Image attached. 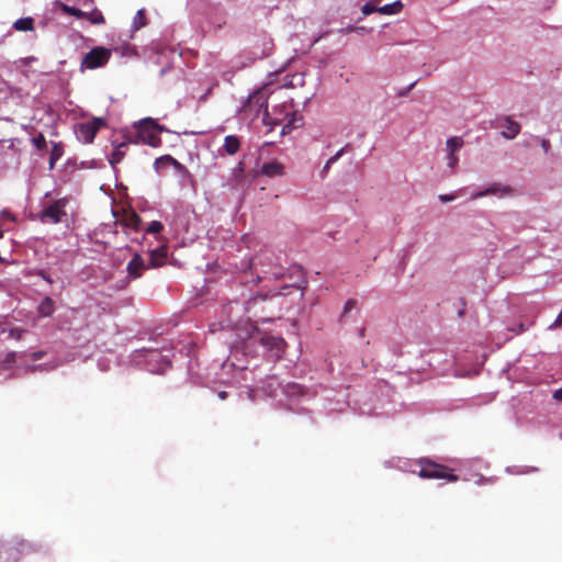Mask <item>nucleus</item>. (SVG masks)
<instances>
[{"label":"nucleus","instance_id":"f257e3e1","mask_svg":"<svg viewBox=\"0 0 562 562\" xmlns=\"http://www.w3.org/2000/svg\"><path fill=\"white\" fill-rule=\"evenodd\" d=\"M247 268L258 272L257 278L254 280L255 284L266 278L271 277L279 280L283 277V268L280 258L270 249L260 250L259 254L249 260Z\"/></svg>","mask_w":562,"mask_h":562},{"label":"nucleus","instance_id":"f03ea898","mask_svg":"<svg viewBox=\"0 0 562 562\" xmlns=\"http://www.w3.org/2000/svg\"><path fill=\"white\" fill-rule=\"evenodd\" d=\"M296 116L292 111V106L288 103H282L272 109L271 112L266 109L263 112L262 123L270 127L272 131L276 126L282 125L281 135L289 134L296 127Z\"/></svg>","mask_w":562,"mask_h":562},{"label":"nucleus","instance_id":"7ed1b4c3","mask_svg":"<svg viewBox=\"0 0 562 562\" xmlns=\"http://www.w3.org/2000/svg\"><path fill=\"white\" fill-rule=\"evenodd\" d=\"M164 130L165 128L153 119H145L140 121L137 126V139L150 147H159L161 145V137L159 134Z\"/></svg>","mask_w":562,"mask_h":562},{"label":"nucleus","instance_id":"20e7f679","mask_svg":"<svg viewBox=\"0 0 562 562\" xmlns=\"http://www.w3.org/2000/svg\"><path fill=\"white\" fill-rule=\"evenodd\" d=\"M420 470L418 475L422 479L439 480L443 479L448 482H457L458 475L452 473V470L443 464L436 463L428 459L419 461Z\"/></svg>","mask_w":562,"mask_h":562},{"label":"nucleus","instance_id":"39448f33","mask_svg":"<svg viewBox=\"0 0 562 562\" xmlns=\"http://www.w3.org/2000/svg\"><path fill=\"white\" fill-rule=\"evenodd\" d=\"M112 56L111 49L97 46L90 49L82 58L80 69H95L105 66Z\"/></svg>","mask_w":562,"mask_h":562},{"label":"nucleus","instance_id":"423d86ee","mask_svg":"<svg viewBox=\"0 0 562 562\" xmlns=\"http://www.w3.org/2000/svg\"><path fill=\"white\" fill-rule=\"evenodd\" d=\"M252 341H260L262 346H265L269 351L272 352V356L279 359L284 351L285 340L281 337H274L268 334L261 335L256 327L252 328V333L248 336Z\"/></svg>","mask_w":562,"mask_h":562},{"label":"nucleus","instance_id":"0eeeda50","mask_svg":"<svg viewBox=\"0 0 562 562\" xmlns=\"http://www.w3.org/2000/svg\"><path fill=\"white\" fill-rule=\"evenodd\" d=\"M68 200L66 198H61L53 202L50 205L44 207V210L38 214V220L42 223L48 224H58L63 221V218L67 215L66 206Z\"/></svg>","mask_w":562,"mask_h":562},{"label":"nucleus","instance_id":"6e6552de","mask_svg":"<svg viewBox=\"0 0 562 562\" xmlns=\"http://www.w3.org/2000/svg\"><path fill=\"white\" fill-rule=\"evenodd\" d=\"M105 125L104 119L94 117L92 121L80 123L76 127L77 137L86 143L90 144L93 142L98 131Z\"/></svg>","mask_w":562,"mask_h":562},{"label":"nucleus","instance_id":"1a4fd4ad","mask_svg":"<svg viewBox=\"0 0 562 562\" xmlns=\"http://www.w3.org/2000/svg\"><path fill=\"white\" fill-rule=\"evenodd\" d=\"M261 109L265 111L268 109V98L266 92L259 89L249 95L247 101L244 103L243 110L255 111L258 113Z\"/></svg>","mask_w":562,"mask_h":562},{"label":"nucleus","instance_id":"9d476101","mask_svg":"<svg viewBox=\"0 0 562 562\" xmlns=\"http://www.w3.org/2000/svg\"><path fill=\"white\" fill-rule=\"evenodd\" d=\"M149 266H146L145 260L139 254H135L132 260L127 263L126 270L131 278L137 279L142 277L144 270Z\"/></svg>","mask_w":562,"mask_h":562},{"label":"nucleus","instance_id":"9b49d317","mask_svg":"<svg viewBox=\"0 0 562 562\" xmlns=\"http://www.w3.org/2000/svg\"><path fill=\"white\" fill-rule=\"evenodd\" d=\"M501 126L504 128L502 131V136L506 139L515 138L521 130L520 124L509 116H506L502 120Z\"/></svg>","mask_w":562,"mask_h":562},{"label":"nucleus","instance_id":"f8f14e48","mask_svg":"<svg viewBox=\"0 0 562 562\" xmlns=\"http://www.w3.org/2000/svg\"><path fill=\"white\" fill-rule=\"evenodd\" d=\"M167 246H160L150 251V268H159L162 267L167 260Z\"/></svg>","mask_w":562,"mask_h":562},{"label":"nucleus","instance_id":"ddd939ff","mask_svg":"<svg viewBox=\"0 0 562 562\" xmlns=\"http://www.w3.org/2000/svg\"><path fill=\"white\" fill-rule=\"evenodd\" d=\"M261 173L270 178L282 176L284 173V166L278 160H272L261 166Z\"/></svg>","mask_w":562,"mask_h":562},{"label":"nucleus","instance_id":"4468645a","mask_svg":"<svg viewBox=\"0 0 562 562\" xmlns=\"http://www.w3.org/2000/svg\"><path fill=\"white\" fill-rule=\"evenodd\" d=\"M509 192H510V189L508 187H503L499 183H493L485 190L475 193L472 196V199H479V198H483V196L491 195V194H497V193L508 194Z\"/></svg>","mask_w":562,"mask_h":562},{"label":"nucleus","instance_id":"2eb2a0df","mask_svg":"<svg viewBox=\"0 0 562 562\" xmlns=\"http://www.w3.org/2000/svg\"><path fill=\"white\" fill-rule=\"evenodd\" d=\"M55 311V303L50 296H45L37 306V313L41 317H49Z\"/></svg>","mask_w":562,"mask_h":562},{"label":"nucleus","instance_id":"dca6fc26","mask_svg":"<svg viewBox=\"0 0 562 562\" xmlns=\"http://www.w3.org/2000/svg\"><path fill=\"white\" fill-rule=\"evenodd\" d=\"M224 150L228 155H235L240 148V140L235 135H227L224 139Z\"/></svg>","mask_w":562,"mask_h":562},{"label":"nucleus","instance_id":"f3484780","mask_svg":"<svg viewBox=\"0 0 562 562\" xmlns=\"http://www.w3.org/2000/svg\"><path fill=\"white\" fill-rule=\"evenodd\" d=\"M126 148H127V144L124 142L119 144L115 147V149L113 150V153L111 154V156L109 158V162L111 164L112 167H115V165L120 164L123 160V158L126 155Z\"/></svg>","mask_w":562,"mask_h":562},{"label":"nucleus","instance_id":"a211bd4d","mask_svg":"<svg viewBox=\"0 0 562 562\" xmlns=\"http://www.w3.org/2000/svg\"><path fill=\"white\" fill-rule=\"evenodd\" d=\"M403 2L401 0H397L393 3L379 7L378 12L383 15L397 14L403 10Z\"/></svg>","mask_w":562,"mask_h":562},{"label":"nucleus","instance_id":"6ab92c4d","mask_svg":"<svg viewBox=\"0 0 562 562\" xmlns=\"http://www.w3.org/2000/svg\"><path fill=\"white\" fill-rule=\"evenodd\" d=\"M162 160H170V166H172L175 169H177L179 172H182V173H188V169L186 168V166H183L181 162H179L177 159H175L172 156L170 155H164L159 158H157L155 160V167L156 169H159L160 167V164L162 162Z\"/></svg>","mask_w":562,"mask_h":562},{"label":"nucleus","instance_id":"aec40b11","mask_svg":"<svg viewBox=\"0 0 562 562\" xmlns=\"http://www.w3.org/2000/svg\"><path fill=\"white\" fill-rule=\"evenodd\" d=\"M122 222L126 227L134 231H138L142 220L138 214H136L135 212H131L124 215Z\"/></svg>","mask_w":562,"mask_h":562},{"label":"nucleus","instance_id":"412c9836","mask_svg":"<svg viewBox=\"0 0 562 562\" xmlns=\"http://www.w3.org/2000/svg\"><path fill=\"white\" fill-rule=\"evenodd\" d=\"M13 27L16 31L25 32L34 30V20L32 18H21L13 23Z\"/></svg>","mask_w":562,"mask_h":562},{"label":"nucleus","instance_id":"4be33fe9","mask_svg":"<svg viewBox=\"0 0 562 562\" xmlns=\"http://www.w3.org/2000/svg\"><path fill=\"white\" fill-rule=\"evenodd\" d=\"M64 154V147L60 143H56L53 145L49 156V167L50 169L54 168L57 160L61 158Z\"/></svg>","mask_w":562,"mask_h":562},{"label":"nucleus","instance_id":"5701e85b","mask_svg":"<svg viewBox=\"0 0 562 562\" xmlns=\"http://www.w3.org/2000/svg\"><path fill=\"white\" fill-rule=\"evenodd\" d=\"M463 146L461 137L453 136L447 139V148L449 153L457 154V151Z\"/></svg>","mask_w":562,"mask_h":562},{"label":"nucleus","instance_id":"b1692460","mask_svg":"<svg viewBox=\"0 0 562 562\" xmlns=\"http://www.w3.org/2000/svg\"><path fill=\"white\" fill-rule=\"evenodd\" d=\"M83 19L89 20L92 24H103L105 22L102 12L97 9L87 12V16H83Z\"/></svg>","mask_w":562,"mask_h":562},{"label":"nucleus","instance_id":"393cba45","mask_svg":"<svg viewBox=\"0 0 562 562\" xmlns=\"http://www.w3.org/2000/svg\"><path fill=\"white\" fill-rule=\"evenodd\" d=\"M267 300V294H257L255 296H251L247 302H246V305H245V310L246 312L250 313L251 311L255 310L256 307V304L258 302H265Z\"/></svg>","mask_w":562,"mask_h":562},{"label":"nucleus","instance_id":"a878e982","mask_svg":"<svg viewBox=\"0 0 562 562\" xmlns=\"http://www.w3.org/2000/svg\"><path fill=\"white\" fill-rule=\"evenodd\" d=\"M61 10L69 14V15H72L77 19H83V16H87V12L80 10V9H77L75 7H69L67 4H61Z\"/></svg>","mask_w":562,"mask_h":562},{"label":"nucleus","instance_id":"bb28decb","mask_svg":"<svg viewBox=\"0 0 562 562\" xmlns=\"http://www.w3.org/2000/svg\"><path fill=\"white\" fill-rule=\"evenodd\" d=\"M164 229V225L159 221H153L146 228L148 234H159Z\"/></svg>","mask_w":562,"mask_h":562},{"label":"nucleus","instance_id":"cd10ccee","mask_svg":"<svg viewBox=\"0 0 562 562\" xmlns=\"http://www.w3.org/2000/svg\"><path fill=\"white\" fill-rule=\"evenodd\" d=\"M33 144L38 150H45L46 149V139L43 134H40L38 136L33 138Z\"/></svg>","mask_w":562,"mask_h":562},{"label":"nucleus","instance_id":"c85d7f7f","mask_svg":"<svg viewBox=\"0 0 562 562\" xmlns=\"http://www.w3.org/2000/svg\"><path fill=\"white\" fill-rule=\"evenodd\" d=\"M145 25V14L143 10H139L134 19V27L135 30H139Z\"/></svg>","mask_w":562,"mask_h":562},{"label":"nucleus","instance_id":"c756f323","mask_svg":"<svg viewBox=\"0 0 562 562\" xmlns=\"http://www.w3.org/2000/svg\"><path fill=\"white\" fill-rule=\"evenodd\" d=\"M379 7H375L374 4H371L370 2L366 3L361 8V12L363 15H370L374 12H378Z\"/></svg>","mask_w":562,"mask_h":562},{"label":"nucleus","instance_id":"7c9ffc66","mask_svg":"<svg viewBox=\"0 0 562 562\" xmlns=\"http://www.w3.org/2000/svg\"><path fill=\"white\" fill-rule=\"evenodd\" d=\"M458 162H459V158H458L457 154L449 153L448 154V167H450L451 169L454 170Z\"/></svg>","mask_w":562,"mask_h":562},{"label":"nucleus","instance_id":"2f4dec72","mask_svg":"<svg viewBox=\"0 0 562 562\" xmlns=\"http://www.w3.org/2000/svg\"><path fill=\"white\" fill-rule=\"evenodd\" d=\"M357 302L356 300L353 299H349L346 303H345V306H344V313L347 314L349 313L352 308H355Z\"/></svg>","mask_w":562,"mask_h":562},{"label":"nucleus","instance_id":"473e14b6","mask_svg":"<svg viewBox=\"0 0 562 562\" xmlns=\"http://www.w3.org/2000/svg\"><path fill=\"white\" fill-rule=\"evenodd\" d=\"M0 217L2 220H9V221H12L14 222L15 221V216L8 210H2L1 213H0Z\"/></svg>","mask_w":562,"mask_h":562},{"label":"nucleus","instance_id":"72a5a7b5","mask_svg":"<svg viewBox=\"0 0 562 562\" xmlns=\"http://www.w3.org/2000/svg\"><path fill=\"white\" fill-rule=\"evenodd\" d=\"M540 145H541V148H542L544 154H548L550 151L551 144H550L549 139L542 138L541 142H540Z\"/></svg>","mask_w":562,"mask_h":562},{"label":"nucleus","instance_id":"f704fd0d","mask_svg":"<svg viewBox=\"0 0 562 562\" xmlns=\"http://www.w3.org/2000/svg\"><path fill=\"white\" fill-rule=\"evenodd\" d=\"M344 150L345 148H341L340 150H338L333 157H330L326 162H328L330 166L336 162L340 157L341 155L344 154Z\"/></svg>","mask_w":562,"mask_h":562},{"label":"nucleus","instance_id":"c9c22d12","mask_svg":"<svg viewBox=\"0 0 562 562\" xmlns=\"http://www.w3.org/2000/svg\"><path fill=\"white\" fill-rule=\"evenodd\" d=\"M454 199H456V195H453V194H440L439 195V200L442 203H447V202L453 201Z\"/></svg>","mask_w":562,"mask_h":562},{"label":"nucleus","instance_id":"e433bc0d","mask_svg":"<svg viewBox=\"0 0 562 562\" xmlns=\"http://www.w3.org/2000/svg\"><path fill=\"white\" fill-rule=\"evenodd\" d=\"M44 356H45V351H35L31 355V359L33 361H37V360L42 359Z\"/></svg>","mask_w":562,"mask_h":562},{"label":"nucleus","instance_id":"4c0bfd02","mask_svg":"<svg viewBox=\"0 0 562 562\" xmlns=\"http://www.w3.org/2000/svg\"><path fill=\"white\" fill-rule=\"evenodd\" d=\"M552 397L558 402H562V387L555 390L552 394Z\"/></svg>","mask_w":562,"mask_h":562},{"label":"nucleus","instance_id":"58836bf2","mask_svg":"<svg viewBox=\"0 0 562 562\" xmlns=\"http://www.w3.org/2000/svg\"><path fill=\"white\" fill-rule=\"evenodd\" d=\"M38 276H41L47 283L52 284L53 283V279L50 278L49 274H47L45 271H41L38 273Z\"/></svg>","mask_w":562,"mask_h":562},{"label":"nucleus","instance_id":"ea45409f","mask_svg":"<svg viewBox=\"0 0 562 562\" xmlns=\"http://www.w3.org/2000/svg\"><path fill=\"white\" fill-rule=\"evenodd\" d=\"M357 30H358V27H355V26H348V27H346V29L340 30V33H351V32H355V31H357Z\"/></svg>","mask_w":562,"mask_h":562},{"label":"nucleus","instance_id":"a19ab883","mask_svg":"<svg viewBox=\"0 0 562 562\" xmlns=\"http://www.w3.org/2000/svg\"><path fill=\"white\" fill-rule=\"evenodd\" d=\"M329 169H330V165L328 162H326L322 170V177H325L328 173Z\"/></svg>","mask_w":562,"mask_h":562},{"label":"nucleus","instance_id":"79ce46f5","mask_svg":"<svg viewBox=\"0 0 562 562\" xmlns=\"http://www.w3.org/2000/svg\"><path fill=\"white\" fill-rule=\"evenodd\" d=\"M526 330H527V328H526L525 324L521 323V324L518 325V329H517L516 333L520 334V333H524Z\"/></svg>","mask_w":562,"mask_h":562},{"label":"nucleus","instance_id":"37998d69","mask_svg":"<svg viewBox=\"0 0 562 562\" xmlns=\"http://www.w3.org/2000/svg\"><path fill=\"white\" fill-rule=\"evenodd\" d=\"M64 329L68 330V331H71L74 330L72 327L70 326V324L68 325V322L66 321L64 326H63Z\"/></svg>","mask_w":562,"mask_h":562},{"label":"nucleus","instance_id":"c03bdc74","mask_svg":"<svg viewBox=\"0 0 562 562\" xmlns=\"http://www.w3.org/2000/svg\"><path fill=\"white\" fill-rule=\"evenodd\" d=\"M243 171L244 170L241 168H238L237 170H235V178L237 179L239 176H241Z\"/></svg>","mask_w":562,"mask_h":562},{"label":"nucleus","instance_id":"a18cd8bd","mask_svg":"<svg viewBox=\"0 0 562 562\" xmlns=\"http://www.w3.org/2000/svg\"><path fill=\"white\" fill-rule=\"evenodd\" d=\"M226 396H227V393H226L225 391H221V392L218 393V397H220V398H222V400H225V398H226Z\"/></svg>","mask_w":562,"mask_h":562},{"label":"nucleus","instance_id":"49530a36","mask_svg":"<svg viewBox=\"0 0 562 562\" xmlns=\"http://www.w3.org/2000/svg\"><path fill=\"white\" fill-rule=\"evenodd\" d=\"M292 387H293V391H292L293 394L296 393V390L299 391L301 389L297 384H293Z\"/></svg>","mask_w":562,"mask_h":562},{"label":"nucleus","instance_id":"de8ad7c7","mask_svg":"<svg viewBox=\"0 0 562 562\" xmlns=\"http://www.w3.org/2000/svg\"><path fill=\"white\" fill-rule=\"evenodd\" d=\"M78 314V311L72 308L71 310V315H72V318H76V315Z\"/></svg>","mask_w":562,"mask_h":562},{"label":"nucleus","instance_id":"09e8293b","mask_svg":"<svg viewBox=\"0 0 562 562\" xmlns=\"http://www.w3.org/2000/svg\"><path fill=\"white\" fill-rule=\"evenodd\" d=\"M88 327V323L87 321L85 319L82 325L80 326V329H83V328H87Z\"/></svg>","mask_w":562,"mask_h":562},{"label":"nucleus","instance_id":"8fccbe9b","mask_svg":"<svg viewBox=\"0 0 562 562\" xmlns=\"http://www.w3.org/2000/svg\"><path fill=\"white\" fill-rule=\"evenodd\" d=\"M160 165H169L170 166V160H162V162Z\"/></svg>","mask_w":562,"mask_h":562},{"label":"nucleus","instance_id":"3c124183","mask_svg":"<svg viewBox=\"0 0 562 562\" xmlns=\"http://www.w3.org/2000/svg\"><path fill=\"white\" fill-rule=\"evenodd\" d=\"M415 86V83H411V86L408 87V91L413 89V87Z\"/></svg>","mask_w":562,"mask_h":562},{"label":"nucleus","instance_id":"603ef678","mask_svg":"<svg viewBox=\"0 0 562 562\" xmlns=\"http://www.w3.org/2000/svg\"><path fill=\"white\" fill-rule=\"evenodd\" d=\"M271 318H266V317H262V321L266 322V321H270Z\"/></svg>","mask_w":562,"mask_h":562},{"label":"nucleus","instance_id":"864d4df0","mask_svg":"<svg viewBox=\"0 0 562 562\" xmlns=\"http://www.w3.org/2000/svg\"><path fill=\"white\" fill-rule=\"evenodd\" d=\"M375 2H380L381 0H374Z\"/></svg>","mask_w":562,"mask_h":562}]
</instances>
